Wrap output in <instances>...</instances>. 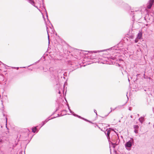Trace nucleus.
<instances>
[{
	"instance_id": "nucleus-21",
	"label": "nucleus",
	"mask_w": 154,
	"mask_h": 154,
	"mask_svg": "<svg viewBox=\"0 0 154 154\" xmlns=\"http://www.w3.org/2000/svg\"><path fill=\"white\" fill-rule=\"evenodd\" d=\"M18 69V68L17 67V69Z\"/></svg>"
},
{
	"instance_id": "nucleus-11",
	"label": "nucleus",
	"mask_w": 154,
	"mask_h": 154,
	"mask_svg": "<svg viewBox=\"0 0 154 154\" xmlns=\"http://www.w3.org/2000/svg\"><path fill=\"white\" fill-rule=\"evenodd\" d=\"M134 132L135 133H138V130L134 129Z\"/></svg>"
},
{
	"instance_id": "nucleus-1",
	"label": "nucleus",
	"mask_w": 154,
	"mask_h": 154,
	"mask_svg": "<svg viewBox=\"0 0 154 154\" xmlns=\"http://www.w3.org/2000/svg\"><path fill=\"white\" fill-rule=\"evenodd\" d=\"M134 143V140L133 139H131L127 142L125 144V146L126 149H127L128 148H130L132 146V144Z\"/></svg>"
},
{
	"instance_id": "nucleus-2",
	"label": "nucleus",
	"mask_w": 154,
	"mask_h": 154,
	"mask_svg": "<svg viewBox=\"0 0 154 154\" xmlns=\"http://www.w3.org/2000/svg\"><path fill=\"white\" fill-rule=\"evenodd\" d=\"M154 2V0H149L147 4V8L148 9H150L152 6Z\"/></svg>"
},
{
	"instance_id": "nucleus-7",
	"label": "nucleus",
	"mask_w": 154,
	"mask_h": 154,
	"mask_svg": "<svg viewBox=\"0 0 154 154\" xmlns=\"http://www.w3.org/2000/svg\"><path fill=\"white\" fill-rule=\"evenodd\" d=\"M47 33H48V39H49V33L50 32V31L48 29V27H47Z\"/></svg>"
},
{
	"instance_id": "nucleus-5",
	"label": "nucleus",
	"mask_w": 154,
	"mask_h": 154,
	"mask_svg": "<svg viewBox=\"0 0 154 154\" xmlns=\"http://www.w3.org/2000/svg\"><path fill=\"white\" fill-rule=\"evenodd\" d=\"M140 122L142 123L144 120V118L143 117H141L139 119Z\"/></svg>"
},
{
	"instance_id": "nucleus-19",
	"label": "nucleus",
	"mask_w": 154,
	"mask_h": 154,
	"mask_svg": "<svg viewBox=\"0 0 154 154\" xmlns=\"http://www.w3.org/2000/svg\"><path fill=\"white\" fill-rule=\"evenodd\" d=\"M7 118H6V122L7 123Z\"/></svg>"
},
{
	"instance_id": "nucleus-9",
	"label": "nucleus",
	"mask_w": 154,
	"mask_h": 154,
	"mask_svg": "<svg viewBox=\"0 0 154 154\" xmlns=\"http://www.w3.org/2000/svg\"><path fill=\"white\" fill-rule=\"evenodd\" d=\"M48 120H45V121L43 122L42 123L43 124L41 126V127H42V126H43L45 123H46L47 122Z\"/></svg>"
},
{
	"instance_id": "nucleus-20",
	"label": "nucleus",
	"mask_w": 154,
	"mask_h": 154,
	"mask_svg": "<svg viewBox=\"0 0 154 154\" xmlns=\"http://www.w3.org/2000/svg\"><path fill=\"white\" fill-rule=\"evenodd\" d=\"M128 80L129 81L130 80H129V79H128Z\"/></svg>"
},
{
	"instance_id": "nucleus-16",
	"label": "nucleus",
	"mask_w": 154,
	"mask_h": 154,
	"mask_svg": "<svg viewBox=\"0 0 154 154\" xmlns=\"http://www.w3.org/2000/svg\"><path fill=\"white\" fill-rule=\"evenodd\" d=\"M111 59H112L113 60H114L115 59V58L114 57H112Z\"/></svg>"
},
{
	"instance_id": "nucleus-14",
	"label": "nucleus",
	"mask_w": 154,
	"mask_h": 154,
	"mask_svg": "<svg viewBox=\"0 0 154 154\" xmlns=\"http://www.w3.org/2000/svg\"><path fill=\"white\" fill-rule=\"evenodd\" d=\"M94 112L96 113V115H97L96 110L94 109Z\"/></svg>"
},
{
	"instance_id": "nucleus-3",
	"label": "nucleus",
	"mask_w": 154,
	"mask_h": 154,
	"mask_svg": "<svg viewBox=\"0 0 154 154\" xmlns=\"http://www.w3.org/2000/svg\"><path fill=\"white\" fill-rule=\"evenodd\" d=\"M68 109H69V110L70 113H72L74 116H77L79 118L82 119H84V120H85L86 121H88V120H87L86 119H84L83 118H82L81 116H79L78 115H76V114H74V112H72L71 111V110L70 109L68 105Z\"/></svg>"
},
{
	"instance_id": "nucleus-13",
	"label": "nucleus",
	"mask_w": 154,
	"mask_h": 154,
	"mask_svg": "<svg viewBox=\"0 0 154 154\" xmlns=\"http://www.w3.org/2000/svg\"><path fill=\"white\" fill-rule=\"evenodd\" d=\"M138 38H136L135 40V43H137L138 42Z\"/></svg>"
},
{
	"instance_id": "nucleus-12",
	"label": "nucleus",
	"mask_w": 154,
	"mask_h": 154,
	"mask_svg": "<svg viewBox=\"0 0 154 154\" xmlns=\"http://www.w3.org/2000/svg\"><path fill=\"white\" fill-rule=\"evenodd\" d=\"M29 2L31 3L32 4V5L33 4H34V2L32 0H29Z\"/></svg>"
},
{
	"instance_id": "nucleus-18",
	"label": "nucleus",
	"mask_w": 154,
	"mask_h": 154,
	"mask_svg": "<svg viewBox=\"0 0 154 154\" xmlns=\"http://www.w3.org/2000/svg\"><path fill=\"white\" fill-rule=\"evenodd\" d=\"M59 93L60 94V91H59Z\"/></svg>"
},
{
	"instance_id": "nucleus-17",
	"label": "nucleus",
	"mask_w": 154,
	"mask_h": 154,
	"mask_svg": "<svg viewBox=\"0 0 154 154\" xmlns=\"http://www.w3.org/2000/svg\"><path fill=\"white\" fill-rule=\"evenodd\" d=\"M94 52V53H97L96 51H94V52Z\"/></svg>"
},
{
	"instance_id": "nucleus-6",
	"label": "nucleus",
	"mask_w": 154,
	"mask_h": 154,
	"mask_svg": "<svg viewBox=\"0 0 154 154\" xmlns=\"http://www.w3.org/2000/svg\"><path fill=\"white\" fill-rule=\"evenodd\" d=\"M32 131L34 132L35 133L36 131V127H35L33 128L32 129Z\"/></svg>"
},
{
	"instance_id": "nucleus-10",
	"label": "nucleus",
	"mask_w": 154,
	"mask_h": 154,
	"mask_svg": "<svg viewBox=\"0 0 154 154\" xmlns=\"http://www.w3.org/2000/svg\"><path fill=\"white\" fill-rule=\"evenodd\" d=\"M109 134H110V132H109V131H107V137H109Z\"/></svg>"
},
{
	"instance_id": "nucleus-4",
	"label": "nucleus",
	"mask_w": 154,
	"mask_h": 154,
	"mask_svg": "<svg viewBox=\"0 0 154 154\" xmlns=\"http://www.w3.org/2000/svg\"><path fill=\"white\" fill-rule=\"evenodd\" d=\"M142 33L141 32H139L137 35V38H138L139 39H141L142 38Z\"/></svg>"
},
{
	"instance_id": "nucleus-15",
	"label": "nucleus",
	"mask_w": 154,
	"mask_h": 154,
	"mask_svg": "<svg viewBox=\"0 0 154 154\" xmlns=\"http://www.w3.org/2000/svg\"><path fill=\"white\" fill-rule=\"evenodd\" d=\"M50 29L51 30V33H52V32H53V29L52 28H50Z\"/></svg>"
},
{
	"instance_id": "nucleus-8",
	"label": "nucleus",
	"mask_w": 154,
	"mask_h": 154,
	"mask_svg": "<svg viewBox=\"0 0 154 154\" xmlns=\"http://www.w3.org/2000/svg\"><path fill=\"white\" fill-rule=\"evenodd\" d=\"M134 129L138 130V129L139 128V126L138 125H135L134 126Z\"/></svg>"
}]
</instances>
